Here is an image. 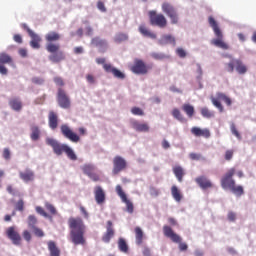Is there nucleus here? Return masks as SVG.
Instances as JSON below:
<instances>
[{"instance_id":"obj_1","label":"nucleus","mask_w":256,"mask_h":256,"mask_svg":"<svg viewBox=\"0 0 256 256\" xmlns=\"http://www.w3.org/2000/svg\"><path fill=\"white\" fill-rule=\"evenodd\" d=\"M68 227L70 229V241L73 245H87L85 233L87 226L81 217H70L68 219Z\"/></svg>"},{"instance_id":"obj_2","label":"nucleus","mask_w":256,"mask_h":256,"mask_svg":"<svg viewBox=\"0 0 256 256\" xmlns=\"http://www.w3.org/2000/svg\"><path fill=\"white\" fill-rule=\"evenodd\" d=\"M237 170L235 168H230L221 178L220 185L222 189H229L236 197H241L245 193L243 186L235 184V179L233 176L235 175Z\"/></svg>"},{"instance_id":"obj_3","label":"nucleus","mask_w":256,"mask_h":256,"mask_svg":"<svg viewBox=\"0 0 256 256\" xmlns=\"http://www.w3.org/2000/svg\"><path fill=\"white\" fill-rule=\"evenodd\" d=\"M208 23L210 27L213 29V32L216 37L211 40L212 45H214L215 47H219V49H224V50L229 49V45H227V43L223 41V31H221V28L219 27V24L217 23L215 18H213L212 16H209Z\"/></svg>"},{"instance_id":"obj_4","label":"nucleus","mask_w":256,"mask_h":256,"mask_svg":"<svg viewBox=\"0 0 256 256\" xmlns=\"http://www.w3.org/2000/svg\"><path fill=\"white\" fill-rule=\"evenodd\" d=\"M163 233H164L165 237L170 239L173 243L179 244L180 251H187V249H189V246L187 245V243L181 242L182 241L181 236H179V234L175 233L173 231L172 227L167 226V225L163 226Z\"/></svg>"},{"instance_id":"obj_5","label":"nucleus","mask_w":256,"mask_h":256,"mask_svg":"<svg viewBox=\"0 0 256 256\" xmlns=\"http://www.w3.org/2000/svg\"><path fill=\"white\" fill-rule=\"evenodd\" d=\"M148 17L151 25L160 27V29H165V27H167V18L165 15L158 14L157 11L151 10L148 12Z\"/></svg>"},{"instance_id":"obj_6","label":"nucleus","mask_w":256,"mask_h":256,"mask_svg":"<svg viewBox=\"0 0 256 256\" xmlns=\"http://www.w3.org/2000/svg\"><path fill=\"white\" fill-rule=\"evenodd\" d=\"M162 11L165 13V15H167V17H169L172 25H177V23H179V13L173 4L164 2L162 4Z\"/></svg>"},{"instance_id":"obj_7","label":"nucleus","mask_w":256,"mask_h":256,"mask_svg":"<svg viewBox=\"0 0 256 256\" xmlns=\"http://www.w3.org/2000/svg\"><path fill=\"white\" fill-rule=\"evenodd\" d=\"M210 99H211L212 105H214V107L219 109L220 113H223L224 111L223 104H221V101H224V103H226L228 107H230L232 103L231 98H229L227 95H225V93H222V92H218L216 94V98L211 96Z\"/></svg>"},{"instance_id":"obj_8","label":"nucleus","mask_w":256,"mask_h":256,"mask_svg":"<svg viewBox=\"0 0 256 256\" xmlns=\"http://www.w3.org/2000/svg\"><path fill=\"white\" fill-rule=\"evenodd\" d=\"M149 69H151V66H147V64H145L141 59L134 60V64L130 68L132 73H135V75H147L149 73Z\"/></svg>"},{"instance_id":"obj_9","label":"nucleus","mask_w":256,"mask_h":256,"mask_svg":"<svg viewBox=\"0 0 256 256\" xmlns=\"http://www.w3.org/2000/svg\"><path fill=\"white\" fill-rule=\"evenodd\" d=\"M60 131L63 137H65L72 143H79L81 141V137L77 133L73 132L71 127H69V125L67 124H62L60 126Z\"/></svg>"},{"instance_id":"obj_10","label":"nucleus","mask_w":256,"mask_h":256,"mask_svg":"<svg viewBox=\"0 0 256 256\" xmlns=\"http://www.w3.org/2000/svg\"><path fill=\"white\" fill-rule=\"evenodd\" d=\"M22 29H25V31H27L29 37H31V41H30V47H32V49H40L41 48V36L38 35L37 33L33 32V30H31V28H29V26H27V24H22Z\"/></svg>"},{"instance_id":"obj_11","label":"nucleus","mask_w":256,"mask_h":256,"mask_svg":"<svg viewBox=\"0 0 256 256\" xmlns=\"http://www.w3.org/2000/svg\"><path fill=\"white\" fill-rule=\"evenodd\" d=\"M125 169H127V160L121 156H115L113 159V175H119Z\"/></svg>"},{"instance_id":"obj_12","label":"nucleus","mask_w":256,"mask_h":256,"mask_svg":"<svg viewBox=\"0 0 256 256\" xmlns=\"http://www.w3.org/2000/svg\"><path fill=\"white\" fill-rule=\"evenodd\" d=\"M6 236L10 241H12L13 245H21L23 238H21V234L17 231L15 226H10L6 229Z\"/></svg>"},{"instance_id":"obj_13","label":"nucleus","mask_w":256,"mask_h":256,"mask_svg":"<svg viewBox=\"0 0 256 256\" xmlns=\"http://www.w3.org/2000/svg\"><path fill=\"white\" fill-rule=\"evenodd\" d=\"M57 102L62 109L71 108V99H69V96H67V93L62 88L58 89Z\"/></svg>"},{"instance_id":"obj_14","label":"nucleus","mask_w":256,"mask_h":256,"mask_svg":"<svg viewBox=\"0 0 256 256\" xmlns=\"http://www.w3.org/2000/svg\"><path fill=\"white\" fill-rule=\"evenodd\" d=\"M116 193L120 197L122 203H125L126 211H128L130 214H132L134 211L133 202H131V200L127 199V194H125L121 185L116 186Z\"/></svg>"},{"instance_id":"obj_15","label":"nucleus","mask_w":256,"mask_h":256,"mask_svg":"<svg viewBox=\"0 0 256 256\" xmlns=\"http://www.w3.org/2000/svg\"><path fill=\"white\" fill-rule=\"evenodd\" d=\"M46 143L52 147L56 155H63V153H65V149L67 148V144H60L53 138H47Z\"/></svg>"},{"instance_id":"obj_16","label":"nucleus","mask_w":256,"mask_h":256,"mask_svg":"<svg viewBox=\"0 0 256 256\" xmlns=\"http://www.w3.org/2000/svg\"><path fill=\"white\" fill-rule=\"evenodd\" d=\"M195 183H197L200 189H213V182L207 176H198L195 178Z\"/></svg>"},{"instance_id":"obj_17","label":"nucleus","mask_w":256,"mask_h":256,"mask_svg":"<svg viewBox=\"0 0 256 256\" xmlns=\"http://www.w3.org/2000/svg\"><path fill=\"white\" fill-rule=\"evenodd\" d=\"M114 236L115 230L113 229V222L111 220H108L106 226V233L102 236V241L104 243H109Z\"/></svg>"},{"instance_id":"obj_18","label":"nucleus","mask_w":256,"mask_h":256,"mask_svg":"<svg viewBox=\"0 0 256 256\" xmlns=\"http://www.w3.org/2000/svg\"><path fill=\"white\" fill-rule=\"evenodd\" d=\"M190 131L194 137H204V139L211 137V131L208 128L201 129L200 127L194 126Z\"/></svg>"},{"instance_id":"obj_19","label":"nucleus","mask_w":256,"mask_h":256,"mask_svg":"<svg viewBox=\"0 0 256 256\" xmlns=\"http://www.w3.org/2000/svg\"><path fill=\"white\" fill-rule=\"evenodd\" d=\"M94 197H95V201L98 205H103V203H105V199H106L105 190H103V188L101 186H96L94 188Z\"/></svg>"},{"instance_id":"obj_20","label":"nucleus","mask_w":256,"mask_h":256,"mask_svg":"<svg viewBox=\"0 0 256 256\" xmlns=\"http://www.w3.org/2000/svg\"><path fill=\"white\" fill-rule=\"evenodd\" d=\"M48 125L52 131H55L59 127V115L55 111L48 113Z\"/></svg>"},{"instance_id":"obj_21","label":"nucleus","mask_w":256,"mask_h":256,"mask_svg":"<svg viewBox=\"0 0 256 256\" xmlns=\"http://www.w3.org/2000/svg\"><path fill=\"white\" fill-rule=\"evenodd\" d=\"M132 129L138 131V133H147L149 132V125L147 123H140L137 120L131 122Z\"/></svg>"},{"instance_id":"obj_22","label":"nucleus","mask_w":256,"mask_h":256,"mask_svg":"<svg viewBox=\"0 0 256 256\" xmlns=\"http://www.w3.org/2000/svg\"><path fill=\"white\" fill-rule=\"evenodd\" d=\"M48 251L50 256H61V249L57 246V243L53 240L47 242Z\"/></svg>"},{"instance_id":"obj_23","label":"nucleus","mask_w":256,"mask_h":256,"mask_svg":"<svg viewBox=\"0 0 256 256\" xmlns=\"http://www.w3.org/2000/svg\"><path fill=\"white\" fill-rule=\"evenodd\" d=\"M19 177L25 183H29V181H34L35 173L32 172L30 169H26L24 172L19 173Z\"/></svg>"},{"instance_id":"obj_24","label":"nucleus","mask_w":256,"mask_h":256,"mask_svg":"<svg viewBox=\"0 0 256 256\" xmlns=\"http://www.w3.org/2000/svg\"><path fill=\"white\" fill-rule=\"evenodd\" d=\"M173 45L175 47V45H177V42L175 40V37L171 36V35H163L161 37V39L159 40V45Z\"/></svg>"},{"instance_id":"obj_25","label":"nucleus","mask_w":256,"mask_h":256,"mask_svg":"<svg viewBox=\"0 0 256 256\" xmlns=\"http://www.w3.org/2000/svg\"><path fill=\"white\" fill-rule=\"evenodd\" d=\"M139 33L143 35V37H149L150 39H157V35L150 30H148L147 26L145 25H140L138 28Z\"/></svg>"},{"instance_id":"obj_26","label":"nucleus","mask_w":256,"mask_h":256,"mask_svg":"<svg viewBox=\"0 0 256 256\" xmlns=\"http://www.w3.org/2000/svg\"><path fill=\"white\" fill-rule=\"evenodd\" d=\"M171 195L177 203H181V200L183 199V194H181V190L177 186L171 187Z\"/></svg>"},{"instance_id":"obj_27","label":"nucleus","mask_w":256,"mask_h":256,"mask_svg":"<svg viewBox=\"0 0 256 256\" xmlns=\"http://www.w3.org/2000/svg\"><path fill=\"white\" fill-rule=\"evenodd\" d=\"M234 63L235 69L239 75H245V73H247V66L243 63V61L236 59Z\"/></svg>"},{"instance_id":"obj_28","label":"nucleus","mask_w":256,"mask_h":256,"mask_svg":"<svg viewBox=\"0 0 256 256\" xmlns=\"http://www.w3.org/2000/svg\"><path fill=\"white\" fill-rule=\"evenodd\" d=\"M173 173L175 177L178 179L179 183L183 182V177H185V170L181 166H174Z\"/></svg>"},{"instance_id":"obj_29","label":"nucleus","mask_w":256,"mask_h":256,"mask_svg":"<svg viewBox=\"0 0 256 256\" xmlns=\"http://www.w3.org/2000/svg\"><path fill=\"white\" fill-rule=\"evenodd\" d=\"M9 105L13 111H21L23 108V104L21 103V100L19 98H12L9 100Z\"/></svg>"},{"instance_id":"obj_30","label":"nucleus","mask_w":256,"mask_h":256,"mask_svg":"<svg viewBox=\"0 0 256 256\" xmlns=\"http://www.w3.org/2000/svg\"><path fill=\"white\" fill-rule=\"evenodd\" d=\"M134 233H135L136 245H143V239L145 236L143 234V230L141 229V227L137 226L134 229Z\"/></svg>"},{"instance_id":"obj_31","label":"nucleus","mask_w":256,"mask_h":256,"mask_svg":"<svg viewBox=\"0 0 256 256\" xmlns=\"http://www.w3.org/2000/svg\"><path fill=\"white\" fill-rule=\"evenodd\" d=\"M45 39L48 43H53L55 41H59L61 39V34L55 31H51L45 35Z\"/></svg>"},{"instance_id":"obj_32","label":"nucleus","mask_w":256,"mask_h":256,"mask_svg":"<svg viewBox=\"0 0 256 256\" xmlns=\"http://www.w3.org/2000/svg\"><path fill=\"white\" fill-rule=\"evenodd\" d=\"M182 111H184V113H186L187 117H189V119H191L193 117V115H195V107H193V105L191 104H184L182 106Z\"/></svg>"},{"instance_id":"obj_33","label":"nucleus","mask_w":256,"mask_h":256,"mask_svg":"<svg viewBox=\"0 0 256 256\" xmlns=\"http://www.w3.org/2000/svg\"><path fill=\"white\" fill-rule=\"evenodd\" d=\"M39 137H41V130H39V126L31 127L30 138L32 141H39Z\"/></svg>"},{"instance_id":"obj_34","label":"nucleus","mask_w":256,"mask_h":256,"mask_svg":"<svg viewBox=\"0 0 256 256\" xmlns=\"http://www.w3.org/2000/svg\"><path fill=\"white\" fill-rule=\"evenodd\" d=\"M118 249L122 253H129V246L127 245V241L124 238L118 239Z\"/></svg>"},{"instance_id":"obj_35","label":"nucleus","mask_w":256,"mask_h":256,"mask_svg":"<svg viewBox=\"0 0 256 256\" xmlns=\"http://www.w3.org/2000/svg\"><path fill=\"white\" fill-rule=\"evenodd\" d=\"M91 45H94L95 47L105 48L107 47V41L99 37H95L91 40Z\"/></svg>"},{"instance_id":"obj_36","label":"nucleus","mask_w":256,"mask_h":256,"mask_svg":"<svg viewBox=\"0 0 256 256\" xmlns=\"http://www.w3.org/2000/svg\"><path fill=\"white\" fill-rule=\"evenodd\" d=\"M63 59H65L63 52L54 53L49 56V60L52 61V63H59L60 61H63Z\"/></svg>"},{"instance_id":"obj_37","label":"nucleus","mask_w":256,"mask_h":256,"mask_svg":"<svg viewBox=\"0 0 256 256\" xmlns=\"http://www.w3.org/2000/svg\"><path fill=\"white\" fill-rule=\"evenodd\" d=\"M64 153L67 155L68 159H70L71 161H77V154H75V151H73L71 147H69V145H66Z\"/></svg>"},{"instance_id":"obj_38","label":"nucleus","mask_w":256,"mask_h":256,"mask_svg":"<svg viewBox=\"0 0 256 256\" xmlns=\"http://www.w3.org/2000/svg\"><path fill=\"white\" fill-rule=\"evenodd\" d=\"M200 113L205 119H211L212 117H215V112L210 111V109L207 107L201 108Z\"/></svg>"},{"instance_id":"obj_39","label":"nucleus","mask_w":256,"mask_h":256,"mask_svg":"<svg viewBox=\"0 0 256 256\" xmlns=\"http://www.w3.org/2000/svg\"><path fill=\"white\" fill-rule=\"evenodd\" d=\"M172 117H174V119H177V121H180V123L185 122V117L183 116L181 111L177 108H174L172 110Z\"/></svg>"},{"instance_id":"obj_40","label":"nucleus","mask_w":256,"mask_h":256,"mask_svg":"<svg viewBox=\"0 0 256 256\" xmlns=\"http://www.w3.org/2000/svg\"><path fill=\"white\" fill-rule=\"evenodd\" d=\"M0 63L1 65H5L7 63H13V58H11L9 54L3 52L0 54Z\"/></svg>"},{"instance_id":"obj_41","label":"nucleus","mask_w":256,"mask_h":256,"mask_svg":"<svg viewBox=\"0 0 256 256\" xmlns=\"http://www.w3.org/2000/svg\"><path fill=\"white\" fill-rule=\"evenodd\" d=\"M35 210H36V213H38L39 215H42V217H45L46 219L53 221V216H51L47 212H45V209H43V207L36 206Z\"/></svg>"},{"instance_id":"obj_42","label":"nucleus","mask_w":256,"mask_h":256,"mask_svg":"<svg viewBox=\"0 0 256 256\" xmlns=\"http://www.w3.org/2000/svg\"><path fill=\"white\" fill-rule=\"evenodd\" d=\"M82 171L85 175L89 177L93 173V171H95V166L91 164H85L82 166Z\"/></svg>"},{"instance_id":"obj_43","label":"nucleus","mask_w":256,"mask_h":256,"mask_svg":"<svg viewBox=\"0 0 256 256\" xmlns=\"http://www.w3.org/2000/svg\"><path fill=\"white\" fill-rule=\"evenodd\" d=\"M38 220L35 215L28 216V227L29 229H35L37 226Z\"/></svg>"},{"instance_id":"obj_44","label":"nucleus","mask_w":256,"mask_h":256,"mask_svg":"<svg viewBox=\"0 0 256 256\" xmlns=\"http://www.w3.org/2000/svg\"><path fill=\"white\" fill-rule=\"evenodd\" d=\"M46 49L48 53H57V51L60 49V46L59 44L49 43L47 44Z\"/></svg>"},{"instance_id":"obj_45","label":"nucleus","mask_w":256,"mask_h":256,"mask_svg":"<svg viewBox=\"0 0 256 256\" xmlns=\"http://www.w3.org/2000/svg\"><path fill=\"white\" fill-rule=\"evenodd\" d=\"M230 131H231L232 135H234V137L238 138L239 141H241V139H242L241 133H239V130H237V126H235V123H232L230 125Z\"/></svg>"},{"instance_id":"obj_46","label":"nucleus","mask_w":256,"mask_h":256,"mask_svg":"<svg viewBox=\"0 0 256 256\" xmlns=\"http://www.w3.org/2000/svg\"><path fill=\"white\" fill-rule=\"evenodd\" d=\"M45 209L50 212V215H57V209L55 208V206H53V204L45 202Z\"/></svg>"},{"instance_id":"obj_47","label":"nucleus","mask_w":256,"mask_h":256,"mask_svg":"<svg viewBox=\"0 0 256 256\" xmlns=\"http://www.w3.org/2000/svg\"><path fill=\"white\" fill-rule=\"evenodd\" d=\"M128 36L127 34H117L116 37L114 38L115 43H123V41H127Z\"/></svg>"},{"instance_id":"obj_48","label":"nucleus","mask_w":256,"mask_h":256,"mask_svg":"<svg viewBox=\"0 0 256 256\" xmlns=\"http://www.w3.org/2000/svg\"><path fill=\"white\" fill-rule=\"evenodd\" d=\"M131 113H132V115H138L140 117H143V115H145V112L143 111V109H141L139 107H133L131 109Z\"/></svg>"},{"instance_id":"obj_49","label":"nucleus","mask_w":256,"mask_h":256,"mask_svg":"<svg viewBox=\"0 0 256 256\" xmlns=\"http://www.w3.org/2000/svg\"><path fill=\"white\" fill-rule=\"evenodd\" d=\"M235 61L236 59H233L226 64V71H228V73H233V71H235Z\"/></svg>"},{"instance_id":"obj_50","label":"nucleus","mask_w":256,"mask_h":256,"mask_svg":"<svg viewBox=\"0 0 256 256\" xmlns=\"http://www.w3.org/2000/svg\"><path fill=\"white\" fill-rule=\"evenodd\" d=\"M112 75H114L116 79H125V74L117 68L114 69V72H112Z\"/></svg>"},{"instance_id":"obj_51","label":"nucleus","mask_w":256,"mask_h":256,"mask_svg":"<svg viewBox=\"0 0 256 256\" xmlns=\"http://www.w3.org/2000/svg\"><path fill=\"white\" fill-rule=\"evenodd\" d=\"M34 235H36V237H45V232H43V230L39 227H35L32 228Z\"/></svg>"},{"instance_id":"obj_52","label":"nucleus","mask_w":256,"mask_h":256,"mask_svg":"<svg viewBox=\"0 0 256 256\" xmlns=\"http://www.w3.org/2000/svg\"><path fill=\"white\" fill-rule=\"evenodd\" d=\"M103 69L106 73H112L115 71V67L111 63L104 64Z\"/></svg>"},{"instance_id":"obj_53","label":"nucleus","mask_w":256,"mask_h":256,"mask_svg":"<svg viewBox=\"0 0 256 256\" xmlns=\"http://www.w3.org/2000/svg\"><path fill=\"white\" fill-rule=\"evenodd\" d=\"M176 54L178 55V57H180V59H185V57H187V52L183 48H177Z\"/></svg>"},{"instance_id":"obj_54","label":"nucleus","mask_w":256,"mask_h":256,"mask_svg":"<svg viewBox=\"0 0 256 256\" xmlns=\"http://www.w3.org/2000/svg\"><path fill=\"white\" fill-rule=\"evenodd\" d=\"M2 157L6 161H9L11 159V151L9 150V148H4V150L2 152Z\"/></svg>"},{"instance_id":"obj_55","label":"nucleus","mask_w":256,"mask_h":256,"mask_svg":"<svg viewBox=\"0 0 256 256\" xmlns=\"http://www.w3.org/2000/svg\"><path fill=\"white\" fill-rule=\"evenodd\" d=\"M22 237L23 239H25V241H27V243H30L31 241V232H29V230H24L23 233H22Z\"/></svg>"},{"instance_id":"obj_56","label":"nucleus","mask_w":256,"mask_h":256,"mask_svg":"<svg viewBox=\"0 0 256 256\" xmlns=\"http://www.w3.org/2000/svg\"><path fill=\"white\" fill-rule=\"evenodd\" d=\"M235 153V151H233V150H227L226 152H225V155H224V159L226 160V161H231L232 159H233V154Z\"/></svg>"},{"instance_id":"obj_57","label":"nucleus","mask_w":256,"mask_h":256,"mask_svg":"<svg viewBox=\"0 0 256 256\" xmlns=\"http://www.w3.org/2000/svg\"><path fill=\"white\" fill-rule=\"evenodd\" d=\"M25 209V202L20 199L17 203H16V210L17 211H24Z\"/></svg>"},{"instance_id":"obj_58","label":"nucleus","mask_w":256,"mask_h":256,"mask_svg":"<svg viewBox=\"0 0 256 256\" xmlns=\"http://www.w3.org/2000/svg\"><path fill=\"white\" fill-rule=\"evenodd\" d=\"M97 8L102 13H107V8L105 7V3H103V1L100 0V1L97 2Z\"/></svg>"},{"instance_id":"obj_59","label":"nucleus","mask_w":256,"mask_h":256,"mask_svg":"<svg viewBox=\"0 0 256 256\" xmlns=\"http://www.w3.org/2000/svg\"><path fill=\"white\" fill-rule=\"evenodd\" d=\"M54 83L58 86V87H63L65 85V82L63 81V78L57 76L54 77Z\"/></svg>"},{"instance_id":"obj_60","label":"nucleus","mask_w":256,"mask_h":256,"mask_svg":"<svg viewBox=\"0 0 256 256\" xmlns=\"http://www.w3.org/2000/svg\"><path fill=\"white\" fill-rule=\"evenodd\" d=\"M151 57H153V59H157V60H161V59H166L167 56L165 54L162 53H152Z\"/></svg>"},{"instance_id":"obj_61","label":"nucleus","mask_w":256,"mask_h":256,"mask_svg":"<svg viewBox=\"0 0 256 256\" xmlns=\"http://www.w3.org/2000/svg\"><path fill=\"white\" fill-rule=\"evenodd\" d=\"M32 83H34L35 85H43V83H45V80L43 78L34 77L32 78Z\"/></svg>"},{"instance_id":"obj_62","label":"nucleus","mask_w":256,"mask_h":256,"mask_svg":"<svg viewBox=\"0 0 256 256\" xmlns=\"http://www.w3.org/2000/svg\"><path fill=\"white\" fill-rule=\"evenodd\" d=\"M92 181L97 182V181H101V178L99 177V174L92 172L89 176H88Z\"/></svg>"},{"instance_id":"obj_63","label":"nucleus","mask_w":256,"mask_h":256,"mask_svg":"<svg viewBox=\"0 0 256 256\" xmlns=\"http://www.w3.org/2000/svg\"><path fill=\"white\" fill-rule=\"evenodd\" d=\"M150 195L151 197H159V189L150 187Z\"/></svg>"},{"instance_id":"obj_64","label":"nucleus","mask_w":256,"mask_h":256,"mask_svg":"<svg viewBox=\"0 0 256 256\" xmlns=\"http://www.w3.org/2000/svg\"><path fill=\"white\" fill-rule=\"evenodd\" d=\"M86 81H88V83H90V85L95 84V82H96L95 76H93V74H87Z\"/></svg>"}]
</instances>
